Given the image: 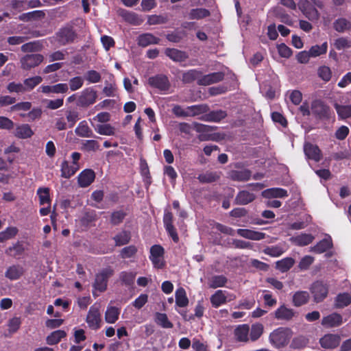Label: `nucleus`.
Segmentation results:
<instances>
[{"instance_id": "f257e3e1", "label": "nucleus", "mask_w": 351, "mask_h": 351, "mask_svg": "<svg viewBox=\"0 0 351 351\" xmlns=\"http://www.w3.org/2000/svg\"><path fill=\"white\" fill-rule=\"evenodd\" d=\"M77 38V34L74 27L66 24L61 27L53 35V39L60 46H65L73 43Z\"/></svg>"}, {"instance_id": "f03ea898", "label": "nucleus", "mask_w": 351, "mask_h": 351, "mask_svg": "<svg viewBox=\"0 0 351 351\" xmlns=\"http://www.w3.org/2000/svg\"><path fill=\"white\" fill-rule=\"evenodd\" d=\"M291 337V330L288 328L279 327L271 332L269 337L271 344L277 349L285 347Z\"/></svg>"}, {"instance_id": "7ed1b4c3", "label": "nucleus", "mask_w": 351, "mask_h": 351, "mask_svg": "<svg viewBox=\"0 0 351 351\" xmlns=\"http://www.w3.org/2000/svg\"><path fill=\"white\" fill-rule=\"evenodd\" d=\"M114 269L110 267H106L95 275L93 287L99 292H104L107 289L108 279L113 276Z\"/></svg>"}, {"instance_id": "20e7f679", "label": "nucleus", "mask_w": 351, "mask_h": 351, "mask_svg": "<svg viewBox=\"0 0 351 351\" xmlns=\"http://www.w3.org/2000/svg\"><path fill=\"white\" fill-rule=\"evenodd\" d=\"M311 110L314 116L320 120L329 119L330 108L320 99H315L311 104Z\"/></svg>"}, {"instance_id": "39448f33", "label": "nucleus", "mask_w": 351, "mask_h": 351, "mask_svg": "<svg viewBox=\"0 0 351 351\" xmlns=\"http://www.w3.org/2000/svg\"><path fill=\"white\" fill-rule=\"evenodd\" d=\"M97 98V91L92 87L84 89L77 100V106L81 108H87L95 104Z\"/></svg>"}, {"instance_id": "423d86ee", "label": "nucleus", "mask_w": 351, "mask_h": 351, "mask_svg": "<svg viewBox=\"0 0 351 351\" xmlns=\"http://www.w3.org/2000/svg\"><path fill=\"white\" fill-rule=\"evenodd\" d=\"M314 301L317 303L322 302L328 295V287L322 281H315L310 288Z\"/></svg>"}, {"instance_id": "0eeeda50", "label": "nucleus", "mask_w": 351, "mask_h": 351, "mask_svg": "<svg viewBox=\"0 0 351 351\" xmlns=\"http://www.w3.org/2000/svg\"><path fill=\"white\" fill-rule=\"evenodd\" d=\"M44 60V57L40 53L27 54L21 58V69L29 71L38 66Z\"/></svg>"}, {"instance_id": "6e6552de", "label": "nucleus", "mask_w": 351, "mask_h": 351, "mask_svg": "<svg viewBox=\"0 0 351 351\" xmlns=\"http://www.w3.org/2000/svg\"><path fill=\"white\" fill-rule=\"evenodd\" d=\"M163 224L168 235L172 239L174 243H178L179 241V237L173 226V215L171 211L167 210H165Z\"/></svg>"}, {"instance_id": "1a4fd4ad", "label": "nucleus", "mask_w": 351, "mask_h": 351, "mask_svg": "<svg viewBox=\"0 0 351 351\" xmlns=\"http://www.w3.org/2000/svg\"><path fill=\"white\" fill-rule=\"evenodd\" d=\"M148 84L152 88H157L160 91H167L171 86L168 77L162 74L149 77Z\"/></svg>"}, {"instance_id": "9d476101", "label": "nucleus", "mask_w": 351, "mask_h": 351, "mask_svg": "<svg viewBox=\"0 0 351 351\" xmlns=\"http://www.w3.org/2000/svg\"><path fill=\"white\" fill-rule=\"evenodd\" d=\"M341 342V337L338 334L327 333L322 337L319 343L322 348L332 350L337 348Z\"/></svg>"}, {"instance_id": "9b49d317", "label": "nucleus", "mask_w": 351, "mask_h": 351, "mask_svg": "<svg viewBox=\"0 0 351 351\" xmlns=\"http://www.w3.org/2000/svg\"><path fill=\"white\" fill-rule=\"evenodd\" d=\"M86 321L88 326L93 330H97L100 328L101 314L98 307L90 306Z\"/></svg>"}, {"instance_id": "f8f14e48", "label": "nucleus", "mask_w": 351, "mask_h": 351, "mask_svg": "<svg viewBox=\"0 0 351 351\" xmlns=\"http://www.w3.org/2000/svg\"><path fill=\"white\" fill-rule=\"evenodd\" d=\"M95 179V173L91 169H86L81 171L77 176V183L80 187L89 186Z\"/></svg>"}, {"instance_id": "ddd939ff", "label": "nucleus", "mask_w": 351, "mask_h": 351, "mask_svg": "<svg viewBox=\"0 0 351 351\" xmlns=\"http://www.w3.org/2000/svg\"><path fill=\"white\" fill-rule=\"evenodd\" d=\"M304 152L306 156L315 162H319L322 159V152L317 145L307 142L304 143Z\"/></svg>"}, {"instance_id": "4468645a", "label": "nucleus", "mask_w": 351, "mask_h": 351, "mask_svg": "<svg viewBox=\"0 0 351 351\" xmlns=\"http://www.w3.org/2000/svg\"><path fill=\"white\" fill-rule=\"evenodd\" d=\"M25 273V269L19 264H14L9 266L5 272V277L10 280L20 279Z\"/></svg>"}, {"instance_id": "2eb2a0df", "label": "nucleus", "mask_w": 351, "mask_h": 351, "mask_svg": "<svg viewBox=\"0 0 351 351\" xmlns=\"http://www.w3.org/2000/svg\"><path fill=\"white\" fill-rule=\"evenodd\" d=\"M224 73L223 72H214L207 75H202L201 79L199 80V86H208L213 84L221 82L224 79Z\"/></svg>"}, {"instance_id": "dca6fc26", "label": "nucleus", "mask_w": 351, "mask_h": 351, "mask_svg": "<svg viewBox=\"0 0 351 351\" xmlns=\"http://www.w3.org/2000/svg\"><path fill=\"white\" fill-rule=\"evenodd\" d=\"M69 90L68 84L66 83H60L55 85H42L39 87V90L45 94H60L66 93Z\"/></svg>"}, {"instance_id": "f3484780", "label": "nucleus", "mask_w": 351, "mask_h": 351, "mask_svg": "<svg viewBox=\"0 0 351 351\" xmlns=\"http://www.w3.org/2000/svg\"><path fill=\"white\" fill-rule=\"evenodd\" d=\"M165 54L176 62H184L189 58V55L186 52L175 48H166Z\"/></svg>"}, {"instance_id": "a211bd4d", "label": "nucleus", "mask_w": 351, "mask_h": 351, "mask_svg": "<svg viewBox=\"0 0 351 351\" xmlns=\"http://www.w3.org/2000/svg\"><path fill=\"white\" fill-rule=\"evenodd\" d=\"M342 324V316L337 313H333L322 319V325L326 328L337 327Z\"/></svg>"}, {"instance_id": "6ab92c4d", "label": "nucleus", "mask_w": 351, "mask_h": 351, "mask_svg": "<svg viewBox=\"0 0 351 351\" xmlns=\"http://www.w3.org/2000/svg\"><path fill=\"white\" fill-rule=\"evenodd\" d=\"M252 176L250 170L245 169L243 170H232L228 173V178L232 181L246 182Z\"/></svg>"}, {"instance_id": "aec40b11", "label": "nucleus", "mask_w": 351, "mask_h": 351, "mask_svg": "<svg viewBox=\"0 0 351 351\" xmlns=\"http://www.w3.org/2000/svg\"><path fill=\"white\" fill-rule=\"evenodd\" d=\"M256 198V195L246 190H242L238 192L235 197L234 203L237 205H247L252 202Z\"/></svg>"}, {"instance_id": "412c9836", "label": "nucleus", "mask_w": 351, "mask_h": 351, "mask_svg": "<svg viewBox=\"0 0 351 351\" xmlns=\"http://www.w3.org/2000/svg\"><path fill=\"white\" fill-rule=\"evenodd\" d=\"M332 241L330 236L319 241L315 245L311 247L310 251L315 254L326 252L332 247Z\"/></svg>"}, {"instance_id": "4be33fe9", "label": "nucleus", "mask_w": 351, "mask_h": 351, "mask_svg": "<svg viewBox=\"0 0 351 351\" xmlns=\"http://www.w3.org/2000/svg\"><path fill=\"white\" fill-rule=\"evenodd\" d=\"M237 234L245 239L261 241L265 238V233L258 232L250 229H238L237 230Z\"/></svg>"}, {"instance_id": "5701e85b", "label": "nucleus", "mask_w": 351, "mask_h": 351, "mask_svg": "<svg viewBox=\"0 0 351 351\" xmlns=\"http://www.w3.org/2000/svg\"><path fill=\"white\" fill-rule=\"evenodd\" d=\"M295 313L292 308L282 304L276 310L275 317L278 320L289 321L295 316Z\"/></svg>"}, {"instance_id": "b1692460", "label": "nucleus", "mask_w": 351, "mask_h": 351, "mask_svg": "<svg viewBox=\"0 0 351 351\" xmlns=\"http://www.w3.org/2000/svg\"><path fill=\"white\" fill-rule=\"evenodd\" d=\"M315 239V237L311 234L301 233L297 236H294L290 238V241L292 243L298 246H306L311 243Z\"/></svg>"}, {"instance_id": "393cba45", "label": "nucleus", "mask_w": 351, "mask_h": 351, "mask_svg": "<svg viewBox=\"0 0 351 351\" xmlns=\"http://www.w3.org/2000/svg\"><path fill=\"white\" fill-rule=\"evenodd\" d=\"M250 326L247 324L239 325L234 331L236 340L239 342H247L249 340Z\"/></svg>"}, {"instance_id": "a878e982", "label": "nucleus", "mask_w": 351, "mask_h": 351, "mask_svg": "<svg viewBox=\"0 0 351 351\" xmlns=\"http://www.w3.org/2000/svg\"><path fill=\"white\" fill-rule=\"evenodd\" d=\"M310 299V295L306 291H298L295 292L292 297L293 306L299 307L307 304Z\"/></svg>"}, {"instance_id": "bb28decb", "label": "nucleus", "mask_w": 351, "mask_h": 351, "mask_svg": "<svg viewBox=\"0 0 351 351\" xmlns=\"http://www.w3.org/2000/svg\"><path fill=\"white\" fill-rule=\"evenodd\" d=\"M226 117L227 113L226 111L218 110L209 112L204 114L201 119L205 121L219 123Z\"/></svg>"}, {"instance_id": "cd10ccee", "label": "nucleus", "mask_w": 351, "mask_h": 351, "mask_svg": "<svg viewBox=\"0 0 351 351\" xmlns=\"http://www.w3.org/2000/svg\"><path fill=\"white\" fill-rule=\"evenodd\" d=\"M138 45L145 47L152 44H158L160 38L150 33H145L138 36L137 38Z\"/></svg>"}, {"instance_id": "c85d7f7f", "label": "nucleus", "mask_w": 351, "mask_h": 351, "mask_svg": "<svg viewBox=\"0 0 351 351\" xmlns=\"http://www.w3.org/2000/svg\"><path fill=\"white\" fill-rule=\"evenodd\" d=\"M5 254L11 257L19 258L25 252V247L23 243L21 241H17L12 246H10L5 250Z\"/></svg>"}, {"instance_id": "c756f323", "label": "nucleus", "mask_w": 351, "mask_h": 351, "mask_svg": "<svg viewBox=\"0 0 351 351\" xmlns=\"http://www.w3.org/2000/svg\"><path fill=\"white\" fill-rule=\"evenodd\" d=\"M75 132L80 137L90 138L95 136L93 130L89 128L86 121L79 123Z\"/></svg>"}, {"instance_id": "7c9ffc66", "label": "nucleus", "mask_w": 351, "mask_h": 351, "mask_svg": "<svg viewBox=\"0 0 351 351\" xmlns=\"http://www.w3.org/2000/svg\"><path fill=\"white\" fill-rule=\"evenodd\" d=\"M80 169V166L75 165H70L66 160H64L61 164V176L64 178H70Z\"/></svg>"}, {"instance_id": "2f4dec72", "label": "nucleus", "mask_w": 351, "mask_h": 351, "mask_svg": "<svg viewBox=\"0 0 351 351\" xmlns=\"http://www.w3.org/2000/svg\"><path fill=\"white\" fill-rule=\"evenodd\" d=\"M263 195L267 198H282L288 196L287 191L282 188H271L265 190Z\"/></svg>"}, {"instance_id": "473e14b6", "label": "nucleus", "mask_w": 351, "mask_h": 351, "mask_svg": "<svg viewBox=\"0 0 351 351\" xmlns=\"http://www.w3.org/2000/svg\"><path fill=\"white\" fill-rule=\"evenodd\" d=\"M221 177V173L216 171H206L198 176L197 179L202 184L212 183L217 181Z\"/></svg>"}, {"instance_id": "72a5a7b5", "label": "nucleus", "mask_w": 351, "mask_h": 351, "mask_svg": "<svg viewBox=\"0 0 351 351\" xmlns=\"http://www.w3.org/2000/svg\"><path fill=\"white\" fill-rule=\"evenodd\" d=\"M34 134L31 127L28 124H21L16 128L14 135L19 138H28Z\"/></svg>"}, {"instance_id": "f704fd0d", "label": "nucleus", "mask_w": 351, "mask_h": 351, "mask_svg": "<svg viewBox=\"0 0 351 351\" xmlns=\"http://www.w3.org/2000/svg\"><path fill=\"white\" fill-rule=\"evenodd\" d=\"M210 302L214 308H218L227 302V297L223 290H217L210 297Z\"/></svg>"}, {"instance_id": "c9c22d12", "label": "nucleus", "mask_w": 351, "mask_h": 351, "mask_svg": "<svg viewBox=\"0 0 351 351\" xmlns=\"http://www.w3.org/2000/svg\"><path fill=\"white\" fill-rule=\"evenodd\" d=\"M202 77V73L196 69H191L182 75V81L186 84L192 83L197 80L199 85V80Z\"/></svg>"}, {"instance_id": "e433bc0d", "label": "nucleus", "mask_w": 351, "mask_h": 351, "mask_svg": "<svg viewBox=\"0 0 351 351\" xmlns=\"http://www.w3.org/2000/svg\"><path fill=\"white\" fill-rule=\"evenodd\" d=\"M295 264V260L291 257H286L276 262V268L285 273L288 271Z\"/></svg>"}, {"instance_id": "4c0bfd02", "label": "nucleus", "mask_w": 351, "mask_h": 351, "mask_svg": "<svg viewBox=\"0 0 351 351\" xmlns=\"http://www.w3.org/2000/svg\"><path fill=\"white\" fill-rule=\"evenodd\" d=\"M66 336V332L63 330H57L52 332L46 338V342L48 345L53 346L58 343L62 339Z\"/></svg>"}, {"instance_id": "58836bf2", "label": "nucleus", "mask_w": 351, "mask_h": 351, "mask_svg": "<svg viewBox=\"0 0 351 351\" xmlns=\"http://www.w3.org/2000/svg\"><path fill=\"white\" fill-rule=\"evenodd\" d=\"M176 304L179 307H186L189 304V299L184 288H178L175 293Z\"/></svg>"}, {"instance_id": "ea45409f", "label": "nucleus", "mask_w": 351, "mask_h": 351, "mask_svg": "<svg viewBox=\"0 0 351 351\" xmlns=\"http://www.w3.org/2000/svg\"><path fill=\"white\" fill-rule=\"evenodd\" d=\"M45 16V14L43 10H34L19 15V19L22 21L28 22L32 20L42 19Z\"/></svg>"}, {"instance_id": "a19ab883", "label": "nucleus", "mask_w": 351, "mask_h": 351, "mask_svg": "<svg viewBox=\"0 0 351 351\" xmlns=\"http://www.w3.org/2000/svg\"><path fill=\"white\" fill-rule=\"evenodd\" d=\"M113 239L115 242L116 246H122L128 244L131 239V234L129 231L123 230L116 234Z\"/></svg>"}, {"instance_id": "79ce46f5", "label": "nucleus", "mask_w": 351, "mask_h": 351, "mask_svg": "<svg viewBox=\"0 0 351 351\" xmlns=\"http://www.w3.org/2000/svg\"><path fill=\"white\" fill-rule=\"evenodd\" d=\"M98 219L97 215L95 210H91L85 212L83 216L80 219V222L82 226L88 227L93 222L96 221Z\"/></svg>"}, {"instance_id": "37998d69", "label": "nucleus", "mask_w": 351, "mask_h": 351, "mask_svg": "<svg viewBox=\"0 0 351 351\" xmlns=\"http://www.w3.org/2000/svg\"><path fill=\"white\" fill-rule=\"evenodd\" d=\"M210 15V12L206 8H193L191 9L189 14V17L190 19H202L206 17H208Z\"/></svg>"}, {"instance_id": "c03bdc74", "label": "nucleus", "mask_w": 351, "mask_h": 351, "mask_svg": "<svg viewBox=\"0 0 351 351\" xmlns=\"http://www.w3.org/2000/svg\"><path fill=\"white\" fill-rule=\"evenodd\" d=\"M127 216V213L123 210H114L110 217V222L112 226H119L123 223Z\"/></svg>"}, {"instance_id": "a18cd8bd", "label": "nucleus", "mask_w": 351, "mask_h": 351, "mask_svg": "<svg viewBox=\"0 0 351 351\" xmlns=\"http://www.w3.org/2000/svg\"><path fill=\"white\" fill-rule=\"evenodd\" d=\"M49 189L47 187H40L37 190V195L39 198V204L40 205H44L47 204L48 205H51V198L49 194Z\"/></svg>"}, {"instance_id": "49530a36", "label": "nucleus", "mask_w": 351, "mask_h": 351, "mask_svg": "<svg viewBox=\"0 0 351 351\" xmlns=\"http://www.w3.org/2000/svg\"><path fill=\"white\" fill-rule=\"evenodd\" d=\"M334 29L340 33L351 29V23L345 18H339L333 23Z\"/></svg>"}, {"instance_id": "de8ad7c7", "label": "nucleus", "mask_w": 351, "mask_h": 351, "mask_svg": "<svg viewBox=\"0 0 351 351\" xmlns=\"http://www.w3.org/2000/svg\"><path fill=\"white\" fill-rule=\"evenodd\" d=\"M120 311L115 306L108 307L105 313L106 322L110 324H114L119 319Z\"/></svg>"}, {"instance_id": "09e8293b", "label": "nucleus", "mask_w": 351, "mask_h": 351, "mask_svg": "<svg viewBox=\"0 0 351 351\" xmlns=\"http://www.w3.org/2000/svg\"><path fill=\"white\" fill-rule=\"evenodd\" d=\"M285 252V250H284L281 245L267 246L263 250V252L265 254L270 256L271 257L280 256Z\"/></svg>"}, {"instance_id": "8fccbe9b", "label": "nucleus", "mask_w": 351, "mask_h": 351, "mask_svg": "<svg viewBox=\"0 0 351 351\" xmlns=\"http://www.w3.org/2000/svg\"><path fill=\"white\" fill-rule=\"evenodd\" d=\"M121 16L124 20L134 25H138L141 23L142 20L139 19L137 14L128 10H123Z\"/></svg>"}, {"instance_id": "3c124183", "label": "nucleus", "mask_w": 351, "mask_h": 351, "mask_svg": "<svg viewBox=\"0 0 351 351\" xmlns=\"http://www.w3.org/2000/svg\"><path fill=\"white\" fill-rule=\"evenodd\" d=\"M42 82L43 77L38 75L25 79L23 82L25 92L31 91Z\"/></svg>"}, {"instance_id": "603ef678", "label": "nucleus", "mask_w": 351, "mask_h": 351, "mask_svg": "<svg viewBox=\"0 0 351 351\" xmlns=\"http://www.w3.org/2000/svg\"><path fill=\"white\" fill-rule=\"evenodd\" d=\"M136 273L132 271H121L119 274V280L123 285L130 287L134 282Z\"/></svg>"}, {"instance_id": "864d4df0", "label": "nucleus", "mask_w": 351, "mask_h": 351, "mask_svg": "<svg viewBox=\"0 0 351 351\" xmlns=\"http://www.w3.org/2000/svg\"><path fill=\"white\" fill-rule=\"evenodd\" d=\"M95 130L101 135L113 136L115 134V128L109 123L97 125Z\"/></svg>"}, {"instance_id": "5fc2aeb1", "label": "nucleus", "mask_w": 351, "mask_h": 351, "mask_svg": "<svg viewBox=\"0 0 351 351\" xmlns=\"http://www.w3.org/2000/svg\"><path fill=\"white\" fill-rule=\"evenodd\" d=\"M263 333V326L262 324L256 323L252 325L250 332H249L250 338L252 341L258 340Z\"/></svg>"}, {"instance_id": "6e6d98bb", "label": "nucleus", "mask_w": 351, "mask_h": 351, "mask_svg": "<svg viewBox=\"0 0 351 351\" xmlns=\"http://www.w3.org/2000/svg\"><path fill=\"white\" fill-rule=\"evenodd\" d=\"M328 43L324 42L321 45H315L312 46L308 50L311 57L315 58L321 55L325 54L327 52Z\"/></svg>"}, {"instance_id": "4d7b16f0", "label": "nucleus", "mask_w": 351, "mask_h": 351, "mask_svg": "<svg viewBox=\"0 0 351 351\" xmlns=\"http://www.w3.org/2000/svg\"><path fill=\"white\" fill-rule=\"evenodd\" d=\"M335 110L339 117L341 119H345L351 117V105H335Z\"/></svg>"}, {"instance_id": "13d9d810", "label": "nucleus", "mask_w": 351, "mask_h": 351, "mask_svg": "<svg viewBox=\"0 0 351 351\" xmlns=\"http://www.w3.org/2000/svg\"><path fill=\"white\" fill-rule=\"evenodd\" d=\"M16 227H8L5 230L0 232V243L14 238L18 234Z\"/></svg>"}, {"instance_id": "bf43d9fd", "label": "nucleus", "mask_w": 351, "mask_h": 351, "mask_svg": "<svg viewBox=\"0 0 351 351\" xmlns=\"http://www.w3.org/2000/svg\"><path fill=\"white\" fill-rule=\"evenodd\" d=\"M208 106L206 104L201 105H193L187 107V111H189V117H195L208 111Z\"/></svg>"}, {"instance_id": "052dcab7", "label": "nucleus", "mask_w": 351, "mask_h": 351, "mask_svg": "<svg viewBox=\"0 0 351 351\" xmlns=\"http://www.w3.org/2000/svg\"><path fill=\"white\" fill-rule=\"evenodd\" d=\"M156 322L164 328H171L173 327V324L169 320L165 313H157L156 314Z\"/></svg>"}, {"instance_id": "680f3d73", "label": "nucleus", "mask_w": 351, "mask_h": 351, "mask_svg": "<svg viewBox=\"0 0 351 351\" xmlns=\"http://www.w3.org/2000/svg\"><path fill=\"white\" fill-rule=\"evenodd\" d=\"M337 306L343 308L351 303V296L348 293H339L336 298Z\"/></svg>"}, {"instance_id": "e2e57ef3", "label": "nucleus", "mask_w": 351, "mask_h": 351, "mask_svg": "<svg viewBox=\"0 0 351 351\" xmlns=\"http://www.w3.org/2000/svg\"><path fill=\"white\" fill-rule=\"evenodd\" d=\"M41 47L42 45L39 41H33L23 44L21 49L23 52L26 53L38 51L41 49Z\"/></svg>"}, {"instance_id": "0e129e2a", "label": "nucleus", "mask_w": 351, "mask_h": 351, "mask_svg": "<svg viewBox=\"0 0 351 351\" xmlns=\"http://www.w3.org/2000/svg\"><path fill=\"white\" fill-rule=\"evenodd\" d=\"M334 46L337 50L351 48V40L346 37H340L335 40Z\"/></svg>"}, {"instance_id": "69168bd1", "label": "nucleus", "mask_w": 351, "mask_h": 351, "mask_svg": "<svg viewBox=\"0 0 351 351\" xmlns=\"http://www.w3.org/2000/svg\"><path fill=\"white\" fill-rule=\"evenodd\" d=\"M228 279L223 275L214 276L210 280V287L213 289L224 287Z\"/></svg>"}, {"instance_id": "338daca9", "label": "nucleus", "mask_w": 351, "mask_h": 351, "mask_svg": "<svg viewBox=\"0 0 351 351\" xmlns=\"http://www.w3.org/2000/svg\"><path fill=\"white\" fill-rule=\"evenodd\" d=\"M82 149L86 152H95L99 149V143L95 140H85L82 143Z\"/></svg>"}, {"instance_id": "774afa93", "label": "nucleus", "mask_w": 351, "mask_h": 351, "mask_svg": "<svg viewBox=\"0 0 351 351\" xmlns=\"http://www.w3.org/2000/svg\"><path fill=\"white\" fill-rule=\"evenodd\" d=\"M84 78L86 81H88L90 84L98 83L101 80V74L95 71V70H90L88 71L85 75Z\"/></svg>"}]
</instances>
